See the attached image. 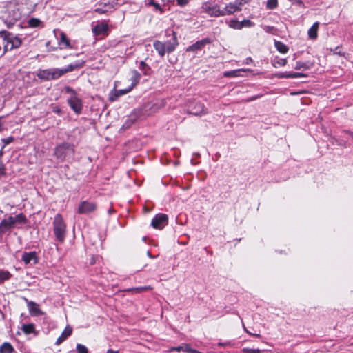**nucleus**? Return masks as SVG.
Listing matches in <instances>:
<instances>
[{"label":"nucleus","mask_w":353,"mask_h":353,"mask_svg":"<svg viewBox=\"0 0 353 353\" xmlns=\"http://www.w3.org/2000/svg\"><path fill=\"white\" fill-rule=\"evenodd\" d=\"M177 5L183 7L189 3V0H176Z\"/></svg>","instance_id":"obj_46"},{"label":"nucleus","mask_w":353,"mask_h":353,"mask_svg":"<svg viewBox=\"0 0 353 353\" xmlns=\"http://www.w3.org/2000/svg\"><path fill=\"white\" fill-rule=\"evenodd\" d=\"M245 71H246V70H243V69L228 71V72H224V76L228 77H239L241 75V72H245Z\"/></svg>","instance_id":"obj_33"},{"label":"nucleus","mask_w":353,"mask_h":353,"mask_svg":"<svg viewBox=\"0 0 353 353\" xmlns=\"http://www.w3.org/2000/svg\"><path fill=\"white\" fill-rule=\"evenodd\" d=\"M290 2H292L294 4H296L299 6H303V2L302 0H289Z\"/></svg>","instance_id":"obj_48"},{"label":"nucleus","mask_w":353,"mask_h":353,"mask_svg":"<svg viewBox=\"0 0 353 353\" xmlns=\"http://www.w3.org/2000/svg\"><path fill=\"white\" fill-rule=\"evenodd\" d=\"M230 28L235 29V30H241V21H239L236 19H231L228 21H226Z\"/></svg>","instance_id":"obj_32"},{"label":"nucleus","mask_w":353,"mask_h":353,"mask_svg":"<svg viewBox=\"0 0 353 353\" xmlns=\"http://www.w3.org/2000/svg\"><path fill=\"white\" fill-rule=\"evenodd\" d=\"M106 4L107 3H104L103 7H98L94 10V11L99 14L105 13L108 11V10L105 8L106 7Z\"/></svg>","instance_id":"obj_43"},{"label":"nucleus","mask_w":353,"mask_h":353,"mask_svg":"<svg viewBox=\"0 0 353 353\" xmlns=\"http://www.w3.org/2000/svg\"><path fill=\"white\" fill-rule=\"evenodd\" d=\"M319 26V22H315L308 30V37L311 39H316L318 36V29Z\"/></svg>","instance_id":"obj_22"},{"label":"nucleus","mask_w":353,"mask_h":353,"mask_svg":"<svg viewBox=\"0 0 353 353\" xmlns=\"http://www.w3.org/2000/svg\"><path fill=\"white\" fill-rule=\"evenodd\" d=\"M139 68L143 72L145 75H149L151 72V68L148 65L145 61H141L139 63Z\"/></svg>","instance_id":"obj_30"},{"label":"nucleus","mask_w":353,"mask_h":353,"mask_svg":"<svg viewBox=\"0 0 353 353\" xmlns=\"http://www.w3.org/2000/svg\"><path fill=\"white\" fill-rule=\"evenodd\" d=\"M59 44L61 46V48H71L70 40L64 32H61L60 34Z\"/></svg>","instance_id":"obj_23"},{"label":"nucleus","mask_w":353,"mask_h":353,"mask_svg":"<svg viewBox=\"0 0 353 353\" xmlns=\"http://www.w3.org/2000/svg\"><path fill=\"white\" fill-rule=\"evenodd\" d=\"M37 75L42 81H51L60 78L61 72L59 68L39 69Z\"/></svg>","instance_id":"obj_5"},{"label":"nucleus","mask_w":353,"mask_h":353,"mask_svg":"<svg viewBox=\"0 0 353 353\" xmlns=\"http://www.w3.org/2000/svg\"><path fill=\"white\" fill-rule=\"evenodd\" d=\"M244 330L250 335H252V336H256V337H259V338L261 337V336L260 334H252V333L250 332L245 327H244Z\"/></svg>","instance_id":"obj_49"},{"label":"nucleus","mask_w":353,"mask_h":353,"mask_svg":"<svg viewBox=\"0 0 353 353\" xmlns=\"http://www.w3.org/2000/svg\"><path fill=\"white\" fill-rule=\"evenodd\" d=\"M21 329L25 334H29L34 332V325L32 323L24 324Z\"/></svg>","instance_id":"obj_34"},{"label":"nucleus","mask_w":353,"mask_h":353,"mask_svg":"<svg viewBox=\"0 0 353 353\" xmlns=\"http://www.w3.org/2000/svg\"><path fill=\"white\" fill-rule=\"evenodd\" d=\"M263 351H264V350H261V349H259V348L254 349V348L244 347L242 350V352L243 353H261Z\"/></svg>","instance_id":"obj_37"},{"label":"nucleus","mask_w":353,"mask_h":353,"mask_svg":"<svg viewBox=\"0 0 353 353\" xmlns=\"http://www.w3.org/2000/svg\"><path fill=\"white\" fill-rule=\"evenodd\" d=\"M287 63V60L283 58H278L275 60H274L273 65L274 67L276 66V65H279L280 66H284Z\"/></svg>","instance_id":"obj_38"},{"label":"nucleus","mask_w":353,"mask_h":353,"mask_svg":"<svg viewBox=\"0 0 353 353\" xmlns=\"http://www.w3.org/2000/svg\"><path fill=\"white\" fill-rule=\"evenodd\" d=\"M274 46L276 50L282 54L287 53L289 50L288 47L281 41H275Z\"/></svg>","instance_id":"obj_26"},{"label":"nucleus","mask_w":353,"mask_h":353,"mask_svg":"<svg viewBox=\"0 0 353 353\" xmlns=\"http://www.w3.org/2000/svg\"><path fill=\"white\" fill-rule=\"evenodd\" d=\"M194 114H196V115H198V114H206V111H205L203 109H202V110L199 112H195L193 113Z\"/></svg>","instance_id":"obj_53"},{"label":"nucleus","mask_w":353,"mask_h":353,"mask_svg":"<svg viewBox=\"0 0 353 353\" xmlns=\"http://www.w3.org/2000/svg\"><path fill=\"white\" fill-rule=\"evenodd\" d=\"M14 351V347L10 343L5 342L0 346V353H12Z\"/></svg>","instance_id":"obj_25"},{"label":"nucleus","mask_w":353,"mask_h":353,"mask_svg":"<svg viewBox=\"0 0 353 353\" xmlns=\"http://www.w3.org/2000/svg\"><path fill=\"white\" fill-rule=\"evenodd\" d=\"M67 103L72 111L77 115L82 113L83 110V102L82 100L79 97H68Z\"/></svg>","instance_id":"obj_7"},{"label":"nucleus","mask_w":353,"mask_h":353,"mask_svg":"<svg viewBox=\"0 0 353 353\" xmlns=\"http://www.w3.org/2000/svg\"><path fill=\"white\" fill-rule=\"evenodd\" d=\"M150 4L154 6V7H155V8L157 10H159L161 11V12H163V10H162V9L161 8V6L159 3H155L153 0H151V1L150 2Z\"/></svg>","instance_id":"obj_47"},{"label":"nucleus","mask_w":353,"mask_h":353,"mask_svg":"<svg viewBox=\"0 0 353 353\" xmlns=\"http://www.w3.org/2000/svg\"><path fill=\"white\" fill-rule=\"evenodd\" d=\"M241 29H242L243 27H246V28L253 27L254 26V23L249 19H244L242 21H241Z\"/></svg>","instance_id":"obj_40"},{"label":"nucleus","mask_w":353,"mask_h":353,"mask_svg":"<svg viewBox=\"0 0 353 353\" xmlns=\"http://www.w3.org/2000/svg\"><path fill=\"white\" fill-rule=\"evenodd\" d=\"M21 259L26 264H30L32 262L33 264H36L38 262V259L35 252H24L22 255Z\"/></svg>","instance_id":"obj_16"},{"label":"nucleus","mask_w":353,"mask_h":353,"mask_svg":"<svg viewBox=\"0 0 353 353\" xmlns=\"http://www.w3.org/2000/svg\"><path fill=\"white\" fill-rule=\"evenodd\" d=\"M12 274L8 271L4 270H0V285L3 283L5 281H8L12 277Z\"/></svg>","instance_id":"obj_28"},{"label":"nucleus","mask_w":353,"mask_h":353,"mask_svg":"<svg viewBox=\"0 0 353 353\" xmlns=\"http://www.w3.org/2000/svg\"><path fill=\"white\" fill-rule=\"evenodd\" d=\"M278 6L277 0H268L266 7L268 9L273 10Z\"/></svg>","instance_id":"obj_36"},{"label":"nucleus","mask_w":353,"mask_h":353,"mask_svg":"<svg viewBox=\"0 0 353 353\" xmlns=\"http://www.w3.org/2000/svg\"><path fill=\"white\" fill-rule=\"evenodd\" d=\"M334 53L339 55H343V53H341V52L339 50V47H336L334 50Z\"/></svg>","instance_id":"obj_50"},{"label":"nucleus","mask_w":353,"mask_h":353,"mask_svg":"<svg viewBox=\"0 0 353 353\" xmlns=\"http://www.w3.org/2000/svg\"><path fill=\"white\" fill-rule=\"evenodd\" d=\"M21 18V14L17 10H12L8 11V16L6 17L3 21L8 28H10L13 25Z\"/></svg>","instance_id":"obj_10"},{"label":"nucleus","mask_w":353,"mask_h":353,"mask_svg":"<svg viewBox=\"0 0 353 353\" xmlns=\"http://www.w3.org/2000/svg\"><path fill=\"white\" fill-rule=\"evenodd\" d=\"M312 67V64L309 62L297 61L294 66L295 70H309Z\"/></svg>","instance_id":"obj_29"},{"label":"nucleus","mask_w":353,"mask_h":353,"mask_svg":"<svg viewBox=\"0 0 353 353\" xmlns=\"http://www.w3.org/2000/svg\"><path fill=\"white\" fill-rule=\"evenodd\" d=\"M0 38L3 39L6 43L3 46L4 52L18 48L21 45V40L17 37H14L6 30L0 31Z\"/></svg>","instance_id":"obj_2"},{"label":"nucleus","mask_w":353,"mask_h":353,"mask_svg":"<svg viewBox=\"0 0 353 353\" xmlns=\"http://www.w3.org/2000/svg\"><path fill=\"white\" fill-rule=\"evenodd\" d=\"M345 134H348L353 139V132H350V131H347V132H345Z\"/></svg>","instance_id":"obj_57"},{"label":"nucleus","mask_w":353,"mask_h":353,"mask_svg":"<svg viewBox=\"0 0 353 353\" xmlns=\"http://www.w3.org/2000/svg\"><path fill=\"white\" fill-rule=\"evenodd\" d=\"M27 223L28 219L23 213L17 214L15 216L10 215L2 219L0 222V235L10 232L15 227L20 228L21 226L19 225L26 224Z\"/></svg>","instance_id":"obj_1"},{"label":"nucleus","mask_w":353,"mask_h":353,"mask_svg":"<svg viewBox=\"0 0 353 353\" xmlns=\"http://www.w3.org/2000/svg\"><path fill=\"white\" fill-rule=\"evenodd\" d=\"M170 351L184 352L186 353H201L196 350L192 349L189 344L183 343L177 347H171Z\"/></svg>","instance_id":"obj_17"},{"label":"nucleus","mask_w":353,"mask_h":353,"mask_svg":"<svg viewBox=\"0 0 353 353\" xmlns=\"http://www.w3.org/2000/svg\"><path fill=\"white\" fill-rule=\"evenodd\" d=\"M107 353H119V351L113 350L112 349H108Z\"/></svg>","instance_id":"obj_54"},{"label":"nucleus","mask_w":353,"mask_h":353,"mask_svg":"<svg viewBox=\"0 0 353 353\" xmlns=\"http://www.w3.org/2000/svg\"><path fill=\"white\" fill-rule=\"evenodd\" d=\"M276 77L279 78H299V77H305L306 74L301 72H280L276 74Z\"/></svg>","instance_id":"obj_20"},{"label":"nucleus","mask_w":353,"mask_h":353,"mask_svg":"<svg viewBox=\"0 0 353 353\" xmlns=\"http://www.w3.org/2000/svg\"><path fill=\"white\" fill-rule=\"evenodd\" d=\"M211 43V39L210 38H204L200 41H196L195 43L188 46L186 48V52H197L201 50L203 47H205L207 44H210Z\"/></svg>","instance_id":"obj_11"},{"label":"nucleus","mask_w":353,"mask_h":353,"mask_svg":"<svg viewBox=\"0 0 353 353\" xmlns=\"http://www.w3.org/2000/svg\"><path fill=\"white\" fill-rule=\"evenodd\" d=\"M260 97H261L260 95L253 96V97H250L249 99H248V101L256 100V99H259Z\"/></svg>","instance_id":"obj_51"},{"label":"nucleus","mask_w":353,"mask_h":353,"mask_svg":"<svg viewBox=\"0 0 353 353\" xmlns=\"http://www.w3.org/2000/svg\"><path fill=\"white\" fill-rule=\"evenodd\" d=\"M172 39L167 41L163 43L165 50L168 53H171L175 50L176 46L179 45L176 33L172 31Z\"/></svg>","instance_id":"obj_14"},{"label":"nucleus","mask_w":353,"mask_h":353,"mask_svg":"<svg viewBox=\"0 0 353 353\" xmlns=\"http://www.w3.org/2000/svg\"><path fill=\"white\" fill-rule=\"evenodd\" d=\"M72 328L70 326H67L65 330L63 331L61 334L58 337L55 342L56 345H59L62 343L68 336L72 334Z\"/></svg>","instance_id":"obj_19"},{"label":"nucleus","mask_w":353,"mask_h":353,"mask_svg":"<svg viewBox=\"0 0 353 353\" xmlns=\"http://www.w3.org/2000/svg\"><path fill=\"white\" fill-rule=\"evenodd\" d=\"M108 26L105 23H100L97 24L92 28V32L95 35H101L104 34L108 32Z\"/></svg>","instance_id":"obj_18"},{"label":"nucleus","mask_w":353,"mask_h":353,"mask_svg":"<svg viewBox=\"0 0 353 353\" xmlns=\"http://www.w3.org/2000/svg\"><path fill=\"white\" fill-rule=\"evenodd\" d=\"M54 234L57 239L63 242L65 239L66 225L61 214H57L53 222Z\"/></svg>","instance_id":"obj_4"},{"label":"nucleus","mask_w":353,"mask_h":353,"mask_svg":"<svg viewBox=\"0 0 353 353\" xmlns=\"http://www.w3.org/2000/svg\"><path fill=\"white\" fill-rule=\"evenodd\" d=\"M252 58H251V57H248V58L246 59V63H247V64L250 63V62H252Z\"/></svg>","instance_id":"obj_58"},{"label":"nucleus","mask_w":353,"mask_h":353,"mask_svg":"<svg viewBox=\"0 0 353 353\" xmlns=\"http://www.w3.org/2000/svg\"><path fill=\"white\" fill-rule=\"evenodd\" d=\"M64 89H65V91L66 93L70 94L69 97H78L77 92L73 88H72L69 86H65Z\"/></svg>","instance_id":"obj_39"},{"label":"nucleus","mask_w":353,"mask_h":353,"mask_svg":"<svg viewBox=\"0 0 353 353\" xmlns=\"http://www.w3.org/2000/svg\"><path fill=\"white\" fill-rule=\"evenodd\" d=\"M132 90V87L124 90H115L114 94L110 97V100L112 101H116L119 97L127 94Z\"/></svg>","instance_id":"obj_24"},{"label":"nucleus","mask_w":353,"mask_h":353,"mask_svg":"<svg viewBox=\"0 0 353 353\" xmlns=\"http://www.w3.org/2000/svg\"><path fill=\"white\" fill-rule=\"evenodd\" d=\"M28 25L32 27V28H36V27H39L41 23V21L39 19H37V18H31L28 20Z\"/></svg>","instance_id":"obj_35"},{"label":"nucleus","mask_w":353,"mask_h":353,"mask_svg":"<svg viewBox=\"0 0 353 353\" xmlns=\"http://www.w3.org/2000/svg\"><path fill=\"white\" fill-rule=\"evenodd\" d=\"M218 345H219V346H224L225 344H223V343H219Z\"/></svg>","instance_id":"obj_61"},{"label":"nucleus","mask_w":353,"mask_h":353,"mask_svg":"<svg viewBox=\"0 0 353 353\" xmlns=\"http://www.w3.org/2000/svg\"><path fill=\"white\" fill-rule=\"evenodd\" d=\"M74 154V145L70 143H62L56 146L54 151V157L63 161L67 157L72 156Z\"/></svg>","instance_id":"obj_3"},{"label":"nucleus","mask_w":353,"mask_h":353,"mask_svg":"<svg viewBox=\"0 0 353 353\" xmlns=\"http://www.w3.org/2000/svg\"><path fill=\"white\" fill-rule=\"evenodd\" d=\"M168 221V217L165 214H157L151 221V225L155 229H162L167 224Z\"/></svg>","instance_id":"obj_9"},{"label":"nucleus","mask_w":353,"mask_h":353,"mask_svg":"<svg viewBox=\"0 0 353 353\" xmlns=\"http://www.w3.org/2000/svg\"><path fill=\"white\" fill-rule=\"evenodd\" d=\"M97 209V204L92 201H81L78 207V213L87 214L91 213Z\"/></svg>","instance_id":"obj_8"},{"label":"nucleus","mask_w":353,"mask_h":353,"mask_svg":"<svg viewBox=\"0 0 353 353\" xmlns=\"http://www.w3.org/2000/svg\"><path fill=\"white\" fill-rule=\"evenodd\" d=\"M77 353H88V350L85 345L82 344H77Z\"/></svg>","instance_id":"obj_41"},{"label":"nucleus","mask_w":353,"mask_h":353,"mask_svg":"<svg viewBox=\"0 0 353 353\" xmlns=\"http://www.w3.org/2000/svg\"><path fill=\"white\" fill-rule=\"evenodd\" d=\"M85 61H76L74 63L68 65L66 68L60 69L59 71L61 72V76L63 75L65 73L74 71V70L81 68L85 65Z\"/></svg>","instance_id":"obj_15"},{"label":"nucleus","mask_w":353,"mask_h":353,"mask_svg":"<svg viewBox=\"0 0 353 353\" xmlns=\"http://www.w3.org/2000/svg\"><path fill=\"white\" fill-rule=\"evenodd\" d=\"M152 288L150 286H141L132 288H128L126 290L127 292H133L136 293H142L143 292L150 290Z\"/></svg>","instance_id":"obj_31"},{"label":"nucleus","mask_w":353,"mask_h":353,"mask_svg":"<svg viewBox=\"0 0 353 353\" xmlns=\"http://www.w3.org/2000/svg\"><path fill=\"white\" fill-rule=\"evenodd\" d=\"M153 47L161 57H164L167 52L163 42L157 40L154 41L153 43Z\"/></svg>","instance_id":"obj_21"},{"label":"nucleus","mask_w":353,"mask_h":353,"mask_svg":"<svg viewBox=\"0 0 353 353\" xmlns=\"http://www.w3.org/2000/svg\"><path fill=\"white\" fill-rule=\"evenodd\" d=\"M147 254H148V256L149 257H150V258H154V256H152V254H150V251H148Z\"/></svg>","instance_id":"obj_60"},{"label":"nucleus","mask_w":353,"mask_h":353,"mask_svg":"<svg viewBox=\"0 0 353 353\" xmlns=\"http://www.w3.org/2000/svg\"><path fill=\"white\" fill-rule=\"evenodd\" d=\"M14 137H12V136L8 137L7 138L2 139L1 141L3 143V145L2 146V149H3L4 147L6 145H8V144L11 143L14 141Z\"/></svg>","instance_id":"obj_42"},{"label":"nucleus","mask_w":353,"mask_h":353,"mask_svg":"<svg viewBox=\"0 0 353 353\" xmlns=\"http://www.w3.org/2000/svg\"><path fill=\"white\" fill-rule=\"evenodd\" d=\"M108 4H111L112 6H113L114 5L117 4V0H109L108 1Z\"/></svg>","instance_id":"obj_52"},{"label":"nucleus","mask_w":353,"mask_h":353,"mask_svg":"<svg viewBox=\"0 0 353 353\" xmlns=\"http://www.w3.org/2000/svg\"><path fill=\"white\" fill-rule=\"evenodd\" d=\"M201 9L210 17H222V10L217 3H213L210 1L203 2L201 6Z\"/></svg>","instance_id":"obj_6"},{"label":"nucleus","mask_w":353,"mask_h":353,"mask_svg":"<svg viewBox=\"0 0 353 353\" xmlns=\"http://www.w3.org/2000/svg\"><path fill=\"white\" fill-rule=\"evenodd\" d=\"M274 29V27L273 26H267L265 28V30L267 32H270L271 30H272Z\"/></svg>","instance_id":"obj_55"},{"label":"nucleus","mask_w":353,"mask_h":353,"mask_svg":"<svg viewBox=\"0 0 353 353\" xmlns=\"http://www.w3.org/2000/svg\"><path fill=\"white\" fill-rule=\"evenodd\" d=\"M54 112L59 114L61 113V110L59 108H55L54 109Z\"/></svg>","instance_id":"obj_59"},{"label":"nucleus","mask_w":353,"mask_h":353,"mask_svg":"<svg viewBox=\"0 0 353 353\" xmlns=\"http://www.w3.org/2000/svg\"><path fill=\"white\" fill-rule=\"evenodd\" d=\"M6 175V167L2 161H0V176Z\"/></svg>","instance_id":"obj_45"},{"label":"nucleus","mask_w":353,"mask_h":353,"mask_svg":"<svg viewBox=\"0 0 353 353\" xmlns=\"http://www.w3.org/2000/svg\"><path fill=\"white\" fill-rule=\"evenodd\" d=\"M250 1H251V0H235L234 2L237 5V6L242 8V6H243L245 4L248 3Z\"/></svg>","instance_id":"obj_44"},{"label":"nucleus","mask_w":353,"mask_h":353,"mask_svg":"<svg viewBox=\"0 0 353 353\" xmlns=\"http://www.w3.org/2000/svg\"><path fill=\"white\" fill-rule=\"evenodd\" d=\"M221 10L222 17H223L226 15H231L235 12H240L242 10V8L237 6L236 3L234 1L230 2L229 3L226 4L225 7H223Z\"/></svg>","instance_id":"obj_12"},{"label":"nucleus","mask_w":353,"mask_h":353,"mask_svg":"<svg viewBox=\"0 0 353 353\" xmlns=\"http://www.w3.org/2000/svg\"><path fill=\"white\" fill-rule=\"evenodd\" d=\"M23 300L26 302L29 312L32 316H39L43 314L35 302L28 301L26 297H23Z\"/></svg>","instance_id":"obj_13"},{"label":"nucleus","mask_w":353,"mask_h":353,"mask_svg":"<svg viewBox=\"0 0 353 353\" xmlns=\"http://www.w3.org/2000/svg\"><path fill=\"white\" fill-rule=\"evenodd\" d=\"M141 74L135 70L132 71V77L130 81H132L131 86L132 88L134 87L140 81Z\"/></svg>","instance_id":"obj_27"},{"label":"nucleus","mask_w":353,"mask_h":353,"mask_svg":"<svg viewBox=\"0 0 353 353\" xmlns=\"http://www.w3.org/2000/svg\"><path fill=\"white\" fill-rule=\"evenodd\" d=\"M339 145H343V146H344V147H346V141H345L342 140V141L339 143Z\"/></svg>","instance_id":"obj_56"}]
</instances>
